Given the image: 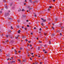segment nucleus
<instances>
[{
    "instance_id": "58",
    "label": "nucleus",
    "mask_w": 64,
    "mask_h": 64,
    "mask_svg": "<svg viewBox=\"0 0 64 64\" xmlns=\"http://www.w3.org/2000/svg\"><path fill=\"white\" fill-rule=\"evenodd\" d=\"M62 28H63V29H64V28H63V27H61Z\"/></svg>"
},
{
    "instance_id": "4",
    "label": "nucleus",
    "mask_w": 64,
    "mask_h": 64,
    "mask_svg": "<svg viewBox=\"0 0 64 64\" xmlns=\"http://www.w3.org/2000/svg\"><path fill=\"white\" fill-rule=\"evenodd\" d=\"M55 36V34H53L52 36V37H53V36Z\"/></svg>"
},
{
    "instance_id": "24",
    "label": "nucleus",
    "mask_w": 64,
    "mask_h": 64,
    "mask_svg": "<svg viewBox=\"0 0 64 64\" xmlns=\"http://www.w3.org/2000/svg\"><path fill=\"white\" fill-rule=\"evenodd\" d=\"M62 35V34L61 33H60V36H61V35Z\"/></svg>"
},
{
    "instance_id": "53",
    "label": "nucleus",
    "mask_w": 64,
    "mask_h": 64,
    "mask_svg": "<svg viewBox=\"0 0 64 64\" xmlns=\"http://www.w3.org/2000/svg\"><path fill=\"white\" fill-rule=\"evenodd\" d=\"M32 46V45H30V47H31Z\"/></svg>"
},
{
    "instance_id": "42",
    "label": "nucleus",
    "mask_w": 64,
    "mask_h": 64,
    "mask_svg": "<svg viewBox=\"0 0 64 64\" xmlns=\"http://www.w3.org/2000/svg\"><path fill=\"white\" fill-rule=\"evenodd\" d=\"M27 27H29V25H27Z\"/></svg>"
},
{
    "instance_id": "46",
    "label": "nucleus",
    "mask_w": 64,
    "mask_h": 64,
    "mask_svg": "<svg viewBox=\"0 0 64 64\" xmlns=\"http://www.w3.org/2000/svg\"><path fill=\"white\" fill-rule=\"evenodd\" d=\"M44 53H45V54L47 53V52H44Z\"/></svg>"
},
{
    "instance_id": "22",
    "label": "nucleus",
    "mask_w": 64,
    "mask_h": 64,
    "mask_svg": "<svg viewBox=\"0 0 64 64\" xmlns=\"http://www.w3.org/2000/svg\"><path fill=\"white\" fill-rule=\"evenodd\" d=\"M11 28L12 29H13V28L12 27V26H11Z\"/></svg>"
},
{
    "instance_id": "64",
    "label": "nucleus",
    "mask_w": 64,
    "mask_h": 64,
    "mask_svg": "<svg viewBox=\"0 0 64 64\" xmlns=\"http://www.w3.org/2000/svg\"><path fill=\"white\" fill-rule=\"evenodd\" d=\"M17 21L18 22H19V20H18Z\"/></svg>"
},
{
    "instance_id": "18",
    "label": "nucleus",
    "mask_w": 64,
    "mask_h": 64,
    "mask_svg": "<svg viewBox=\"0 0 64 64\" xmlns=\"http://www.w3.org/2000/svg\"><path fill=\"white\" fill-rule=\"evenodd\" d=\"M52 29L53 30H54V27H52Z\"/></svg>"
},
{
    "instance_id": "50",
    "label": "nucleus",
    "mask_w": 64,
    "mask_h": 64,
    "mask_svg": "<svg viewBox=\"0 0 64 64\" xmlns=\"http://www.w3.org/2000/svg\"><path fill=\"white\" fill-rule=\"evenodd\" d=\"M29 1H30V2L31 1H32V0H29Z\"/></svg>"
},
{
    "instance_id": "51",
    "label": "nucleus",
    "mask_w": 64,
    "mask_h": 64,
    "mask_svg": "<svg viewBox=\"0 0 64 64\" xmlns=\"http://www.w3.org/2000/svg\"><path fill=\"white\" fill-rule=\"evenodd\" d=\"M9 59H10V58H8L7 59V60H9Z\"/></svg>"
},
{
    "instance_id": "25",
    "label": "nucleus",
    "mask_w": 64,
    "mask_h": 64,
    "mask_svg": "<svg viewBox=\"0 0 64 64\" xmlns=\"http://www.w3.org/2000/svg\"><path fill=\"white\" fill-rule=\"evenodd\" d=\"M0 52H2V50L1 49H0Z\"/></svg>"
},
{
    "instance_id": "8",
    "label": "nucleus",
    "mask_w": 64,
    "mask_h": 64,
    "mask_svg": "<svg viewBox=\"0 0 64 64\" xmlns=\"http://www.w3.org/2000/svg\"><path fill=\"white\" fill-rule=\"evenodd\" d=\"M9 36L8 35H6V38H8V37H9Z\"/></svg>"
},
{
    "instance_id": "6",
    "label": "nucleus",
    "mask_w": 64,
    "mask_h": 64,
    "mask_svg": "<svg viewBox=\"0 0 64 64\" xmlns=\"http://www.w3.org/2000/svg\"><path fill=\"white\" fill-rule=\"evenodd\" d=\"M43 22H46V20H43V21H42Z\"/></svg>"
},
{
    "instance_id": "14",
    "label": "nucleus",
    "mask_w": 64,
    "mask_h": 64,
    "mask_svg": "<svg viewBox=\"0 0 64 64\" xmlns=\"http://www.w3.org/2000/svg\"><path fill=\"white\" fill-rule=\"evenodd\" d=\"M55 20L56 21H57V20H58V19H57V18H55Z\"/></svg>"
},
{
    "instance_id": "59",
    "label": "nucleus",
    "mask_w": 64,
    "mask_h": 64,
    "mask_svg": "<svg viewBox=\"0 0 64 64\" xmlns=\"http://www.w3.org/2000/svg\"><path fill=\"white\" fill-rule=\"evenodd\" d=\"M52 25H54V23H53L52 24Z\"/></svg>"
},
{
    "instance_id": "49",
    "label": "nucleus",
    "mask_w": 64,
    "mask_h": 64,
    "mask_svg": "<svg viewBox=\"0 0 64 64\" xmlns=\"http://www.w3.org/2000/svg\"><path fill=\"white\" fill-rule=\"evenodd\" d=\"M22 28H24V26H22Z\"/></svg>"
},
{
    "instance_id": "34",
    "label": "nucleus",
    "mask_w": 64,
    "mask_h": 64,
    "mask_svg": "<svg viewBox=\"0 0 64 64\" xmlns=\"http://www.w3.org/2000/svg\"><path fill=\"white\" fill-rule=\"evenodd\" d=\"M30 54H32V55H33V54H34L33 53H30Z\"/></svg>"
},
{
    "instance_id": "41",
    "label": "nucleus",
    "mask_w": 64,
    "mask_h": 64,
    "mask_svg": "<svg viewBox=\"0 0 64 64\" xmlns=\"http://www.w3.org/2000/svg\"><path fill=\"white\" fill-rule=\"evenodd\" d=\"M49 9H50V8H48V11H49Z\"/></svg>"
},
{
    "instance_id": "37",
    "label": "nucleus",
    "mask_w": 64,
    "mask_h": 64,
    "mask_svg": "<svg viewBox=\"0 0 64 64\" xmlns=\"http://www.w3.org/2000/svg\"><path fill=\"white\" fill-rule=\"evenodd\" d=\"M43 51L44 52H45V50H43Z\"/></svg>"
},
{
    "instance_id": "33",
    "label": "nucleus",
    "mask_w": 64,
    "mask_h": 64,
    "mask_svg": "<svg viewBox=\"0 0 64 64\" xmlns=\"http://www.w3.org/2000/svg\"><path fill=\"white\" fill-rule=\"evenodd\" d=\"M40 64H42V62H40Z\"/></svg>"
},
{
    "instance_id": "1",
    "label": "nucleus",
    "mask_w": 64,
    "mask_h": 64,
    "mask_svg": "<svg viewBox=\"0 0 64 64\" xmlns=\"http://www.w3.org/2000/svg\"><path fill=\"white\" fill-rule=\"evenodd\" d=\"M8 15H9V13H8L7 14H5V17H6V16H8Z\"/></svg>"
},
{
    "instance_id": "13",
    "label": "nucleus",
    "mask_w": 64,
    "mask_h": 64,
    "mask_svg": "<svg viewBox=\"0 0 64 64\" xmlns=\"http://www.w3.org/2000/svg\"><path fill=\"white\" fill-rule=\"evenodd\" d=\"M39 43H42V41H40V40H39L38 41Z\"/></svg>"
},
{
    "instance_id": "38",
    "label": "nucleus",
    "mask_w": 64,
    "mask_h": 64,
    "mask_svg": "<svg viewBox=\"0 0 64 64\" xmlns=\"http://www.w3.org/2000/svg\"><path fill=\"white\" fill-rule=\"evenodd\" d=\"M44 57H43L42 58V59H44Z\"/></svg>"
},
{
    "instance_id": "48",
    "label": "nucleus",
    "mask_w": 64,
    "mask_h": 64,
    "mask_svg": "<svg viewBox=\"0 0 64 64\" xmlns=\"http://www.w3.org/2000/svg\"><path fill=\"white\" fill-rule=\"evenodd\" d=\"M18 36L16 37V39H18Z\"/></svg>"
},
{
    "instance_id": "2",
    "label": "nucleus",
    "mask_w": 64,
    "mask_h": 64,
    "mask_svg": "<svg viewBox=\"0 0 64 64\" xmlns=\"http://www.w3.org/2000/svg\"><path fill=\"white\" fill-rule=\"evenodd\" d=\"M26 59H25L24 60H23L22 62H26Z\"/></svg>"
},
{
    "instance_id": "60",
    "label": "nucleus",
    "mask_w": 64,
    "mask_h": 64,
    "mask_svg": "<svg viewBox=\"0 0 64 64\" xmlns=\"http://www.w3.org/2000/svg\"><path fill=\"white\" fill-rule=\"evenodd\" d=\"M44 35H46V34L45 33H44Z\"/></svg>"
},
{
    "instance_id": "20",
    "label": "nucleus",
    "mask_w": 64,
    "mask_h": 64,
    "mask_svg": "<svg viewBox=\"0 0 64 64\" xmlns=\"http://www.w3.org/2000/svg\"><path fill=\"white\" fill-rule=\"evenodd\" d=\"M23 17H26V16L24 15H23Z\"/></svg>"
},
{
    "instance_id": "63",
    "label": "nucleus",
    "mask_w": 64,
    "mask_h": 64,
    "mask_svg": "<svg viewBox=\"0 0 64 64\" xmlns=\"http://www.w3.org/2000/svg\"><path fill=\"white\" fill-rule=\"evenodd\" d=\"M25 2H27V0H25Z\"/></svg>"
},
{
    "instance_id": "7",
    "label": "nucleus",
    "mask_w": 64,
    "mask_h": 64,
    "mask_svg": "<svg viewBox=\"0 0 64 64\" xmlns=\"http://www.w3.org/2000/svg\"><path fill=\"white\" fill-rule=\"evenodd\" d=\"M9 42V41L8 40H7L6 41H5V43H7V42Z\"/></svg>"
},
{
    "instance_id": "5",
    "label": "nucleus",
    "mask_w": 64,
    "mask_h": 64,
    "mask_svg": "<svg viewBox=\"0 0 64 64\" xmlns=\"http://www.w3.org/2000/svg\"><path fill=\"white\" fill-rule=\"evenodd\" d=\"M41 25L43 26H44V24H43V23H42L41 24Z\"/></svg>"
},
{
    "instance_id": "30",
    "label": "nucleus",
    "mask_w": 64,
    "mask_h": 64,
    "mask_svg": "<svg viewBox=\"0 0 64 64\" xmlns=\"http://www.w3.org/2000/svg\"><path fill=\"white\" fill-rule=\"evenodd\" d=\"M25 41H26V42H27V41H28V40H27V39H26L25 40Z\"/></svg>"
},
{
    "instance_id": "3",
    "label": "nucleus",
    "mask_w": 64,
    "mask_h": 64,
    "mask_svg": "<svg viewBox=\"0 0 64 64\" xmlns=\"http://www.w3.org/2000/svg\"><path fill=\"white\" fill-rule=\"evenodd\" d=\"M22 38H26V36H23L22 37Z\"/></svg>"
},
{
    "instance_id": "27",
    "label": "nucleus",
    "mask_w": 64,
    "mask_h": 64,
    "mask_svg": "<svg viewBox=\"0 0 64 64\" xmlns=\"http://www.w3.org/2000/svg\"><path fill=\"white\" fill-rule=\"evenodd\" d=\"M51 42H50V41H49V44H51Z\"/></svg>"
},
{
    "instance_id": "62",
    "label": "nucleus",
    "mask_w": 64,
    "mask_h": 64,
    "mask_svg": "<svg viewBox=\"0 0 64 64\" xmlns=\"http://www.w3.org/2000/svg\"><path fill=\"white\" fill-rule=\"evenodd\" d=\"M8 12H10V10H9Z\"/></svg>"
},
{
    "instance_id": "43",
    "label": "nucleus",
    "mask_w": 64,
    "mask_h": 64,
    "mask_svg": "<svg viewBox=\"0 0 64 64\" xmlns=\"http://www.w3.org/2000/svg\"><path fill=\"white\" fill-rule=\"evenodd\" d=\"M36 29V27L34 28V29Z\"/></svg>"
},
{
    "instance_id": "32",
    "label": "nucleus",
    "mask_w": 64,
    "mask_h": 64,
    "mask_svg": "<svg viewBox=\"0 0 64 64\" xmlns=\"http://www.w3.org/2000/svg\"><path fill=\"white\" fill-rule=\"evenodd\" d=\"M17 27L18 28H19V26H17Z\"/></svg>"
},
{
    "instance_id": "57",
    "label": "nucleus",
    "mask_w": 64,
    "mask_h": 64,
    "mask_svg": "<svg viewBox=\"0 0 64 64\" xmlns=\"http://www.w3.org/2000/svg\"><path fill=\"white\" fill-rule=\"evenodd\" d=\"M34 16H35V17H36V16H37L36 15H35Z\"/></svg>"
},
{
    "instance_id": "28",
    "label": "nucleus",
    "mask_w": 64,
    "mask_h": 64,
    "mask_svg": "<svg viewBox=\"0 0 64 64\" xmlns=\"http://www.w3.org/2000/svg\"><path fill=\"white\" fill-rule=\"evenodd\" d=\"M2 11H1L0 12V14H2Z\"/></svg>"
},
{
    "instance_id": "35",
    "label": "nucleus",
    "mask_w": 64,
    "mask_h": 64,
    "mask_svg": "<svg viewBox=\"0 0 64 64\" xmlns=\"http://www.w3.org/2000/svg\"><path fill=\"white\" fill-rule=\"evenodd\" d=\"M52 6H50V8H52Z\"/></svg>"
},
{
    "instance_id": "40",
    "label": "nucleus",
    "mask_w": 64,
    "mask_h": 64,
    "mask_svg": "<svg viewBox=\"0 0 64 64\" xmlns=\"http://www.w3.org/2000/svg\"><path fill=\"white\" fill-rule=\"evenodd\" d=\"M41 30H42V29L41 28H40V31H41Z\"/></svg>"
},
{
    "instance_id": "39",
    "label": "nucleus",
    "mask_w": 64,
    "mask_h": 64,
    "mask_svg": "<svg viewBox=\"0 0 64 64\" xmlns=\"http://www.w3.org/2000/svg\"><path fill=\"white\" fill-rule=\"evenodd\" d=\"M28 43H31V41H28Z\"/></svg>"
},
{
    "instance_id": "12",
    "label": "nucleus",
    "mask_w": 64,
    "mask_h": 64,
    "mask_svg": "<svg viewBox=\"0 0 64 64\" xmlns=\"http://www.w3.org/2000/svg\"><path fill=\"white\" fill-rule=\"evenodd\" d=\"M35 64H38V62H36Z\"/></svg>"
},
{
    "instance_id": "61",
    "label": "nucleus",
    "mask_w": 64,
    "mask_h": 64,
    "mask_svg": "<svg viewBox=\"0 0 64 64\" xmlns=\"http://www.w3.org/2000/svg\"><path fill=\"white\" fill-rule=\"evenodd\" d=\"M30 48L31 49H32V48Z\"/></svg>"
},
{
    "instance_id": "21",
    "label": "nucleus",
    "mask_w": 64,
    "mask_h": 64,
    "mask_svg": "<svg viewBox=\"0 0 64 64\" xmlns=\"http://www.w3.org/2000/svg\"><path fill=\"white\" fill-rule=\"evenodd\" d=\"M40 47H38V50H40Z\"/></svg>"
},
{
    "instance_id": "36",
    "label": "nucleus",
    "mask_w": 64,
    "mask_h": 64,
    "mask_svg": "<svg viewBox=\"0 0 64 64\" xmlns=\"http://www.w3.org/2000/svg\"><path fill=\"white\" fill-rule=\"evenodd\" d=\"M41 20H44V19H43V18H41Z\"/></svg>"
},
{
    "instance_id": "31",
    "label": "nucleus",
    "mask_w": 64,
    "mask_h": 64,
    "mask_svg": "<svg viewBox=\"0 0 64 64\" xmlns=\"http://www.w3.org/2000/svg\"><path fill=\"white\" fill-rule=\"evenodd\" d=\"M29 56H30V55H29V54H28L27 55V56L28 57H29Z\"/></svg>"
},
{
    "instance_id": "17",
    "label": "nucleus",
    "mask_w": 64,
    "mask_h": 64,
    "mask_svg": "<svg viewBox=\"0 0 64 64\" xmlns=\"http://www.w3.org/2000/svg\"><path fill=\"white\" fill-rule=\"evenodd\" d=\"M18 61H19V62H21V61H20V59H18Z\"/></svg>"
},
{
    "instance_id": "54",
    "label": "nucleus",
    "mask_w": 64,
    "mask_h": 64,
    "mask_svg": "<svg viewBox=\"0 0 64 64\" xmlns=\"http://www.w3.org/2000/svg\"><path fill=\"white\" fill-rule=\"evenodd\" d=\"M20 50H22V48H20Z\"/></svg>"
},
{
    "instance_id": "15",
    "label": "nucleus",
    "mask_w": 64,
    "mask_h": 64,
    "mask_svg": "<svg viewBox=\"0 0 64 64\" xmlns=\"http://www.w3.org/2000/svg\"><path fill=\"white\" fill-rule=\"evenodd\" d=\"M12 63H15V61H12Z\"/></svg>"
},
{
    "instance_id": "56",
    "label": "nucleus",
    "mask_w": 64,
    "mask_h": 64,
    "mask_svg": "<svg viewBox=\"0 0 64 64\" xmlns=\"http://www.w3.org/2000/svg\"><path fill=\"white\" fill-rule=\"evenodd\" d=\"M24 29L25 30H26V28H25Z\"/></svg>"
},
{
    "instance_id": "47",
    "label": "nucleus",
    "mask_w": 64,
    "mask_h": 64,
    "mask_svg": "<svg viewBox=\"0 0 64 64\" xmlns=\"http://www.w3.org/2000/svg\"><path fill=\"white\" fill-rule=\"evenodd\" d=\"M20 52H21V51L20 50L18 52V53H20Z\"/></svg>"
},
{
    "instance_id": "16",
    "label": "nucleus",
    "mask_w": 64,
    "mask_h": 64,
    "mask_svg": "<svg viewBox=\"0 0 64 64\" xmlns=\"http://www.w3.org/2000/svg\"><path fill=\"white\" fill-rule=\"evenodd\" d=\"M3 1L4 3H5V2H6V0H4Z\"/></svg>"
},
{
    "instance_id": "23",
    "label": "nucleus",
    "mask_w": 64,
    "mask_h": 64,
    "mask_svg": "<svg viewBox=\"0 0 64 64\" xmlns=\"http://www.w3.org/2000/svg\"><path fill=\"white\" fill-rule=\"evenodd\" d=\"M32 8H30L29 9V11H30V10H31Z\"/></svg>"
},
{
    "instance_id": "19",
    "label": "nucleus",
    "mask_w": 64,
    "mask_h": 64,
    "mask_svg": "<svg viewBox=\"0 0 64 64\" xmlns=\"http://www.w3.org/2000/svg\"><path fill=\"white\" fill-rule=\"evenodd\" d=\"M45 27L46 28H48V26H45Z\"/></svg>"
},
{
    "instance_id": "52",
    "label": "nucleus",
    "mask_w": 64,
    "mask_h": 64,
    "mask_svg": "<svg viewBox=\"0 0 64 64\" xmlns=\"http://www.w3.org/2000/svg\"><path fill=\"white\" fill-rule=\"evenodd\" d=\"M55 0H53V1L54 2H55Z\"/></svg>"
},
{
    "instance_id": "45",
    "label": "nucleus",
    "mask_w": 64,
    "mask_h": 64,
    "mask_svg": "<svg viewBox=\"0 0 64 64\" xmlns=\"http://www.w3.org/2000/svg\"><path fill=\"white\" fill-rule=\"evenodd\" d=\"M30 60H32V58H30Z\"/></svg>"
},
{
    "instance_id": "10",
    "label": "nucleus",
    "mask_w": 64,
    "mask_h": 64,
    "mask_svg": "<svg viewBox=\"0 0 64 64\" xmlns=\"http://www.w3.org/2000/svg\"><path fill=\"white\" fill-rule=\"evenodd\" d=\"M8 18L9 20H11V19H12V18Z\"/></svg>"
},
{
    "instance_id": "11",
    "label": "nucleus",
    "mask_w": 64,
    "mask_h": 64,
    "mask_svg": "<svg viewBox=\"0 0 64 64\" xmlns=\"http://www.w3.org/2000/svg\"><path fill=\"white\" fill-rule=\"evenodd\" d=\"M21 11V10L20 8L18 10V12H20V11Z\"/></svg>"
},
{
    "instance_id": "9",
    "label": "nucleus",
    "mask_w": 64,
    "mask_h": 64,
    "mask_svg": "<svg viewBox=\"0 0 64 64\" xmlns=\"http://www.w3.org/2000/svg\"><path fill=\"white\" fill-rule=\"evenodd\" d=\"M21 31L20 30H18V33H20V32Z\"/></svg>"
},
{
    "instance_id": "29",
    "label": "nucleus",
    "mask_w": 64,
    "mask_h": 64,
    "mask_svg": "<svg viewBox=\"0 0 64 64\" xmlns=\"http://www.w3.org/2000/svg\"><path fill=\"white\" fill-rule=\"evenodd\" d=\"M22 11H24V10L23 9L22 10Z\"/></svg>"
},
{
    "instance_id": "44",
    "label": "nucleus",
    "mask_w": 64,
    "mask_h": 64,
    "mask_svg": "<svg viewBox=\"0 0 64 64\" xmlns=\"http://www.w3.org/2000/svg\"><path fill=\"white\" fill-rule=\"evenodd\" d=\"M26 22H29V20H26Z\"/></svg>"
},
{
    "instance_id": "26",
    "label": "nucleus",
    "mask_w": 64,
    "mask_h": 64,
    "mask_svg": "<svg viewBox=\"0 0 64 64\" xmlns=\"http://www.w3.org/2000/svg\"><path fill=\"white\" fill-rule=\"evenodd\" d=\"M5 8H6V9H8V8H7V7L6 6L5 7Z\"/></svg>"
},
{
    "instance_id": "55",
    "label": "nucleus",
    "mask_w": 64,
    "mask_h": 64,
    "mask_svg": "<svg viewBox=\"0 0 64 64\" xmlns=\"http://www.w3.org/2000/svg\"><path fill=\"white\" fill-rule=\"evenodd\" d=\"M31 35H32L33 34V33H31Z\"/></svg>"
}]
</instances>
